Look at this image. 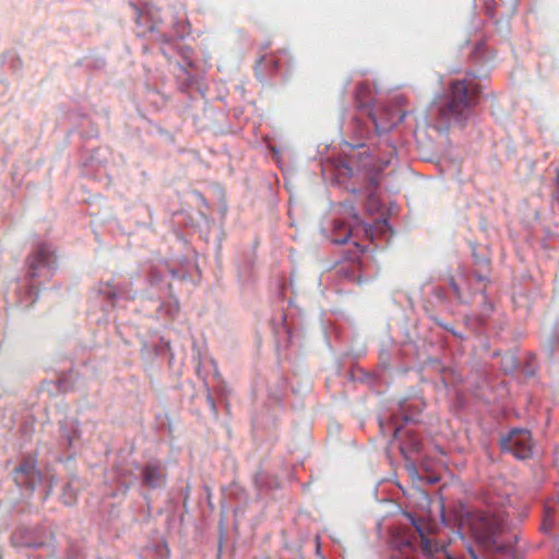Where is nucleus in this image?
<instances>
[{"mask_svg": "<svg viewBox=\"0 0 559 559\" xmlns=\"http://www.w3.org/2000/svg\"><path fill=\"white\" fill-rule=\"evenodd\" d=\"M449 559H453L452 557H449Z\"/></svg>", "mask_w": 559, "mask_h": 559, "instance_id": "nucleus-15", "label": "nucleus"}, {"mask_svg": "<svg viewBox=\"0 0 559 559\" xmlns=\"http://www.w3.org/2000/svg\"><path fill=\"white\" fill-rule=\"evenodd\" d=\"M501 448L519 460L531 457L533 451L531 432L526 429H512L501 439Z\"/></svg>", "mask_w": 559, "mask_h": 559, "instance_id": "nucleus-2", "label": "nucleus"}, {"mask_svg": "<svg viewBox=\"0 0 559 559\" xmlns=\"http://www.w3.org/2000/svg\"><path fill=\"white\" fill-rule=\"evenodd\" d=\"M452 287H453V289H454L455 294L459 296V295H460V293H459V288H457V286H456L454 283H452Z\"/></svg>", "mask_w": 559, "mask_h": 559, "instance_id": "nucleus-13", "label": "nucleus"}, {"mask_svg": "<svg viewBox=\"0 0 559 559\" xmlns=\"http://www.w3.org/2000/svg\"><path fill=\"white\" fill-rule=\"evenodd\" d=\"M143 483L150 488H156L165 483L166 475L159 463H148L142 469Z\"/></svg>", "mask_w": 559, "mask_h": 559, "instance_id": "nucleus-9", "label": "nucleus"}, {"mask_svg": "<svg viewBox=\"0 0 559 559\" xmlns=\"http://www.w3.org/2000/svg\"><path fill=\"white\" fill-rule=\"evenodd\" d=\"M399 433H400V428H395V430H394V437H396V438H397Z\"/></svg>", "mask_w": 559, "mask_h": 559, "instance_id": "nucleus-14", "label": "nucleus"}, {"mask_svg": "<svg viewBox=\"0 0 559 559\" xmlns=\"http://www.w3.org/2000/svg\"><path fill=\"white\" fill-rule=\"evenodd\" d=\"M370 93L371 91L366 84H360L357 87L356 98L361 106L367 104Z\"/></svg>", "mask_w": 559, "mask_h": 559, "instance_id": "nucleus-11", "label": "nucleus"}, {"mask_svg": "<svg viewBox=\"0 0 559 559\" xmlns=\"http://www.w3.org/2000/svg\"><path fill=\"white\" fill-rule=\"evenodd\" d=\"M406 516L420 536V550L424 556H432L443 548V545L430 538V535L435 534V526L430 522L424 519H416L411 513H406Z\"/></svg>", "mask_w": 559, "mask_h": 559, "instance_id": "nucleus-4", "label": "nucleus"}, {"mask_svg": "<svg viewBox=\"0 0 559 559\" xmlns=\"http://www.w3.org/2000/svg\"><path fill=\"white\" fill-rule=\"evenodd\" d=\"M478 94L479 86L474 78L453 81L448 100L438 108L436 128L442 131L453 126L463 127L472 115Z\"/></svg>", "mask_w": 559, "mask_h": 559, "instance_id": "nucleus-1", "label": "nucleus"}, {"mask_svg": "<svg viewBox=\"0 0 559 559\" xmlns=\"http://www.w3.org/2000/svg\"><path fill=\"white\" fill-rule=\"evenodd\" d=\"M55 262L53 252L48 248L47 245H39L36 251L29 255L27 263L29 269V275L36 277L39 275L41 267H50Z\"/></svg>", "mask_w": 559, "mask_h": 559, "instance_id": "nucleus-8", "label": "nucleus"}, {"mask_svg": "<svg viewBox=\"0 0 559 559\" xmlns=\"http://www.w3.org/2000/svg\"><path fill=\"white\" fill-rule=\"evenodd\" d=\"M14 479L19 486H25L34 489L36 484L40 480V474L36 469L35 460L28 457L17 466L14 469Z\"/></svg>", "mask_w": 559, "mask_h": 559, "instance_id": "nucleus-7", "label": "nucleus"}, {"mask_svg": "<svg viewBox=\"0 0 559 559\" xmlns=\"http://www.w3.org/2000/svg\"><path fill=\"white\" fill-rule=\"evenodd\" d=\"M345 209L352 221L347 223L342 219H335L333 222L331 239L335 243H345L350 237H357L360 231L367 234V229L362 226L359 216L355 213L354 206L349 205Z\"/></svg>", "mask_w": 559, "mask_h": 559, "instance_id": "nucleus-3", "label": "nucleus"}, {"mask_svg": "<svg viewBox=\"0 0 559 559\" xmlns=\"http://www.w3.org/2000/svg\"><path fill=\"white\" fill-rule=\"evenodd\" d=\"M503 520L489 513H477L472 522V527L475 534L483 539H491L503 528Z\"/></svg>", "mask_w": 559, "mask_h": 559, "instance_id": "nucleus-5", "label": "nucleus"}, {"mask_svg": "<svg viewBox=\"0 0 559 559\" xmlns=\"http://www.w3.org/2000/svg\"><path fill=\"white\" fill-rule=\"evenodd\" d=\"M391 559H416V547L409 533L395 530L391 535Z\"/></svg>", "mask_w": 559, "mask_h": 559, "instance_id": "nucleus-6", "label": "nucleus"}, {"mask_svg": "<svg viewBox=\"0 0 559 559\" xmlns=\"http://www.w3.org/2000/svg\"><path fill=\"white\" fill-rule=\"evenodd\" d=\"M412 448H413V450L419 451V449H420V442H419V440L414 439V440L412 441Z\"/></svg>", "mask_w": 559, "mask_h": 559, "instance_id": "nucleus-12", "label": "nucleus"}, {"mask_svg": "<svg viewBox=\"0 0 559 559\" xmlns=\"http://www.w3.org/2000/svg\"><path fill=\"white\" fill-rule=\"evenodd\" d=\"M11 542L15 547L37 548L44 545V542L35 539L33 531L25 527L16 530L11 536Z\"/></svg>", "mask_w": 559, "mask_h": 559, "instance_id": "nucleus-10", "label": "nucleus"}]
</instances>
